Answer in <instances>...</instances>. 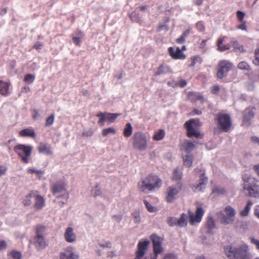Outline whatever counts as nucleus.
<instances>
[{
	"mask_svg": "<svg viewBox=\"0 0 259 259\" xmlns=\"http://www.w3.org/2000/svg\"><path fill=\"white\" fill-rule=\"evenodd\" d=\"M153 245L154 255L146 256L144 259H157L158 254H160L162 251L161 246L160 238L154 234L151 236ZM150 241L147 240H141L137 245V250L136 251V256L135 259H143L144 256L148 248Z\"/></svg>",
	"mask_w": 259,
	"mask_h": 259,
	"instance_id": "f257e3e1",
	"label": "nucleus"
},
{
	"mask_svg": "<svg viewBox=\"0 0 259 259\" xmlns=\"http://www.w3.org/2000/svg\"><path fill=\"white\" fill-rule=\"evenodd\" d=\"M160 185V179L157 176L150 175L139 181L137 186L140 192L148 194L159 189Z\"/></svg>",
	"mask_w": 259,
	"mask_h": 259,
	"instance_id": "f03ea898",
	"label": "nucleus"
},
{
	"mask_svg": "<svg viewBox=\"0 0 259 259\" xmlns=\"http://www.w3.org/2000/svg\"><path fill=\"white\" fill-rule=\"evenodd\" d=\"M66 184L63 180H59L51 185L50 189L52 194L57 198V202L60 206L67 202L69 193L66 189Z\"/></svg>",
	"mask_w": 259,
	"mask_h": 259,
	"instance_id": "7ed1b4c3",
	"label": "nucleus"
},
{
	"mask_svg": "<svg viewBox=\"0 0 259 259\" xmlns=\"http://www.w3.org/2000/svg\"><path fill=\"white\" fill-rule=\"evenodd\" d=\"M226 253L229 259H249L248 246L243 244L239 247H230L226 249Z\"/></svg>",
	"mask_w": 259,
	"mask_h": 259,
	"instance_id": "20e7f679",
	"label": "nucleus"
},
{
	"mask_svg": "<svg viewBox=\"0 0 259 259\" xmlns=\"http://www.w3.org/2000/svg\"><path fill=\"white\" fill-rule=\"evenodd\" d=\"M201 125L198 120L194 119L187 121L184 124V126L187 130V136L189 138L195 137L197 139H202L203 135L199 130Z\"/></svg>",
	"mask_w": 259,
	"mask_h": 259,
	"instance_id": "39448f33",
	"label": "nucleus"
},
{
	"mask_svg": "<svg viewBox=\"0 0 259 259\" xmlns=\"http://www.w3.org/2000/svg\"><path fill=\"white\" fill-rule=\"evenodd\" d=\"M242 180L244 182L243 188L244 190L248 192V195L251 197H259V185L258 181L254 178L243 176Z\"/></svg>",
	"mask_w": 259,
	"mask_h": 259,
	"instance_id": "423d86ee",
	"label": "nucleus"
},
{
	"mask_svg": "<svg viewBox=\"0 0 259 259\" xmlns=\"http://www.w3.org/2000/svg\"><path fill=\"white\" fill-rule=\"evenodd\" d=\"M33 148L31 146L24 144H18L14 148V151L17 153L19 158L24 163L27 164L29 162V157L31 156Z\"/></svg>",
	"mask_w": 259,
	"mask_h": 259,
	"instance_id": "0eeeda50",
	"label": "nucleus"
},
{
	"mask_svg": "<svg viewBox=\"0 0 259 259\" xmlns=\"http://www.w3.org/2000/svg\"><path fill=\"white\" fill-rule=\"evenodd\" d=\"M218 127L221 131L228 132L232 125L230 116L228 114L219 113L217 114Z\"/></svg>",
	"mask_w": 259,
	"mask_h": 259,
	"instance_id": "6e6552de",
	"label": "nucleus"
},
{
	"mask_svg": "<svg viewBox=\"0 0 259 259\" xmlns=\"http://www.w3.org/2000/svg\"><path fill=\"white\" fill-rule=\"evenodd\" d=\"M132 141L135 149L143 151L146 149L147 141L146 136L142 133H135L132 138Z\"/></svg>",
	"mask_w": 259,
	"mask_h": 259,
	"instance_id": "1a4fd4ad",
	"label": "nucleus"
},
{
	"mask_svg": "<svg viewBox=\"0 0 259 259\" xmlns=\"http://www.w3.org/2000/svg\"><path fill=\"white\" fill-rule=\"evenodd\" d=\"M255 107L249 106L242 112V124L246 126L251 125L255 115Z\"/></svg>",
	"mask_w": 259,
	"mask_h": 259,
	"instance_id": "9d476101",
	"label": "nucleus"
},
{
	"mask_svg": "<svg viewBox=\"0 0 259 259\" xmlns=\"http://www.w3.org/2000/svg\"><path fill=\"white\" fill-rule=\"evenodd\" d=\"M232 66V64L228 60L220 61L218 64L217 77L220 79H223L227 75Z\"/></svg>",
	"mask_w": 259,
	"mask_h": 259,
	"instance_id": "9b49d317",
	"label": "nucleus"
},
{
	"mask_svg": "<svg viewBox=\"0 0 259 259\" xmlns=\"http://www.w3.org/2000/svg\"><path fill=\"white\" fill-rule=\"evenodd\" d=\"M182 188L181 182H178L175 186H169L166 191V200L168 202H172L176 198V196L181 191Z\"/></svg>",
	"mask_w": 259,
	"mask_h": 259,
	"instance_id": "f8f14e48",
	"label": "nucleus"
},
{
	"mask_svg": "<svg viewBox=\"0 0 259 259\" xmlns=\"http://www.w3.org/2000/svg\"><path fill=\"white\" fill-rule=\"evenodd\" d=\"M235 214L234 211H220L218 219L222 224H230L234 221Z\"/></svg>",
	"mask_w": 259,
	"mask_h": 259,
	"instance_id": "ddd939ff",
	"label": "nucleus"
},
{
	"mask_svg": "<svg viewBox=\"0 0 259 259\" xmlns=\"http://www.w3.org/2000/svg\"><path fill=\"white\" fill-rule=\"evenodd\" d=\"M120 115L117 113H102L100 112L97 115V117H99L100 119L98 120V124L100 125H103L104 122L106 119H107L110 122H113L117 117Z\"/></svg>",
	"mask_w": 259,
	"mask_h": 259,
	"instance_id": "4468645a",
	"label": "nucleus"
},
{
	"mask_svg": "<svg viewBox=\"0 0 259 259\" xmlns=\"http://www.w3.org/2000/svg\"><path fill=\"white\" fill-rule=\"evenodd\" d=\"M188 214L190 224L195 226L201 221L204 211H188Z\"/></svg>",
	"mask_w": 259,
	"mask_h": 259,
	"instance_id": "2eb2a0df",
	"label": "nucleus"
},
{
	"mask_svg": "<svg viewBox=\"0 0 259 259\" xmlns=\"http://www.w3.org/2000/svg\"><path fill=\"white\" fill-rule=\"evenodd\" d=\"M31 195H35L34 207L36 209H41L46 205V200L44 196L39 194L37 190H31Z\"/></svg>",
	"mask_w": 259,
	"mask_h": 259,
	"instance_id": "dca6fc26",
	"label": "nucleus"
},
{
	"mask_svg": "<svg viewBox=\"0 0 259 259\" xmlns=\"http://www.w3.org/2000/svg\"><path fill=\"white\" fill-rule=\"evenodd\" d=\"M33 243L37 250L44 249L48 245V243L44 236H35Z\"/></svg>",
	"mask_w": 259,
	"mask_h": 259,
	"instance_id": "f3484780",
	"label": "nucleus"
},
{
	"mask_svg": "<svg viewBox=\"0 0 259 259\" xmlns=\"http://www.w3.org/2000/svg\"><path fill=\"white\" fill-rule=\"evenodd\" d=\"M245 15V14L241 11H237L236 12L237 19L238 22L240 23L236 26V28L238 29L247 31V23L246 21L244 20Z\"/></svg>",
	"mask_w": 259,
	"mask_h": 259,
	"instance_id": "a211bd4d",
	"label": "nucleus"
},
{
	"mask_svg": "<svg viewBox=\"0 0 259 259\" xmlns=\"http://www.w3.org/2000/svg\"><path fill=\"white\" fill-rule=\"evenodd\" d=\"M200 175L199 176L200 182L194 186L195 191H201L205 188V185L207 182V178L204 176V172L203 170H199Z\"/></svg>",
	"mask_w": 259,
	"mask_h": 259,
	"instance_id": "6ab92c4d",
	"label": "nucleus"
},
{
	"mask_svg": "<svg viewBox=\"0 0 259 259\" xmlns=\"http://www.w3.org/2000/svg\"><path fill=\"white\" fill-rule=\"evenodd\" d=\"M168 52L173 59L183 60L186 58V56L181 52L179 47L175 51L173 48L170 47L168 49Z\"/></svg>",
	"mask_w": 259,
	"mask_h": 259,
	"instance_id": "aec40b11",
	"label": "nucleus"
},
{
	"mask_svg": "<svg viewBox=\"0 0 259 259\" xmlns=\"http://www.w3.org/2000/svg\"><path fill=\"white\" fill-rule=\"evenodd\" d=\"M78 255L74 253L70 248L66 249L60 253V259H78Z\"/></svg>",
	"mask_w": 259,
	"mask_h": 259,
	"instance_id": "412c9836",
	"label": "nucleus"
},
{
	"mask_svg": "<svg viewBox=\"0 0 259 259\" xmlns=\"http://www.w3.org/2000/svg\"><path fill=\"white\" fill-rule=\"evenodd\" d=\"M64 237L67 242L72 243L76 240V235L73 232L72 228L68 227L66 229L64 233Z\"/></svg>",
	"mask_w": 259,
	"mask_h": 259,
	"instance_id": "4be33fe9",
	"label": "nucleus"
},
{
	"mask_svg": "<svg viewBox=\"0 0 259 259\" xmlns=\"http://www.w3.org/2000/svg\"><path fill=\"white\" fill-rule=\"evenodd\" d=\"M39 153L45 154L48 155L53 154V151L51 147L47 144L41 143L37 148Z\"/></svg>",
	"mask_w": 259,
	"mask_h": 259,
	"instance_id": "5701e85b",
	"label": "nucleus"
},
{
	"mask_svg": "<svg viewBox=\"0 0 259 259\" xmlns=\"http://www.w3.org/2000/svg\"><path fill=\"white\" fill-rule=\"evenodd\" d=\"M195 148L194 143L188 140H185L181 145V149L187 153L193 151Z\"/></svg>",
	"mask_w": 259,
	"mask_h": 259,
	"instance_id": "b1692460",
	"label": "nucleus"
},
{
	"mask_svg": "<svg viewBox=\"0 0 259 259\" xmlns=\"http://www.w3.org/2000/svg\"><path fill=\"white\" fill-rule=\"evenodd\" d=\"M188 98L190 101L193 102L200 101L201 103H203L204 100L203 96L200 93L196 92L189 93Z\"/></svg>",
	"mask_w": 259,
	"mask_h": 259,
	"instance_id": "393cba45",
	"label": "nucleus"
},
{
	"mask_svg": "<svg viewBox=\"0 0 259 259\" xmlns=\"http://www.w3.org/2000/svg\"><path fill=\"white\" fill-rule=\"evenodd\" d=\"M20 136L22 137H31L35 138L36 137L35 133L33 128H27L23 129L19 132Z\"/></svg>",
	"mask_w": 259,
	"mask_h": 259,
	"instance_id": "a878e982",
	"label": "nucleus"
},
{
	"mask_svg": "<svg viewBox=\"0 0 259 259\" xmlns=\"http://www.w3.org/2000/svg\"><path fill=\"white\" fill-rule=\"evenodd\" d=\"M203 62L202 58L200 55L192 56L190 58L189 67H194L197 64H201Z\"/></svg>",
	"mask_w": 259,
	"mask_h": 259,
	"instance_id": "bb28decb",
	"label": "nucleus"
},
{
	"mask_svg": "<svg viewBox=\"0 0 259 259\" xmlns=\"http://www.w3.org/2000/svg\"><path fill=\"white\" fill-rule=\"evenodd\" d=\"M189 219L188 214L183 213L181 217L178 219L177 226L179 227H185L187 225L188 220Z\"/></svg>",
	"mask_w": 259,
	"mask_h": 259,
	"instance_id": "cd10ccee",
	"label": "nucleus"
},
{
	"mask_svg": "<svg viewBox=\"0 0 259 259\" xmlns=\"http://www.w3.org/2000/svg\"><path fill=\"white\" fill-rule=\"evenodd\" d=\"M206 227L207 229V233L208 234H211L212 230L215 228L214 221L210 215L208 216Z\"/></svg>",
	"mask_w": 259,
	"mask_h": 259,
	"instance_id": "c85d7f7f",
	"label": "nucleus"
},
{
	"mask_svg": "<svg viewBox=\"0 0 259 259\" xmlns=\"http://www.w3.org/2000/svg\"><path fill=\"white\" fill-rule=\"evenodd\" d=\"M9 259H21L22 254L20 251L12 250L8 252Z\"/></svg>",
	"mask_w": 259,
	"mask_h": 259,
	"instance_id": "c756f323",
	"label": "nucleus"
},
{
	"mask_svg": "<svg viewBox=\"0 0 259 259\" xmlns=\"http://www.w3.org/2000/svg\"><path fill=\"white\" fill-rule=\"evenodd\" d=\"M231 44L234 49L235 52H244V47L242 45L239 44L238 41L235 38L231 40Z\"/></svg>",
	"mask_w": 259,
	"mask_h": 259,
	"instance_id": "7c9ffc66",
	"label": "nucleus"
},
{
	"mask_svg": "<svg viewBox=\"0 0 259 259\" xmlns=\"http://www.w3.org/2000/svg\"><path fill=\"white\" fill-rule=\"evenodd\" d=\"M133 133V127L130 123H127L125 124V127L123 130V134L126 138H128L131 136Z\"/></svg>",
	"mask_w": 259,
	"mask_h": 259,
	"instance_id": "2f4dec72",
	"label": "nucleus"
},
{
	"mask_svg": "<svg viewBox=\"0 0 259 259\" xmlns=\"http://www.w3.org/2000/svg\"><path fill=\"white\" fill-rule=\"evenodd\" d=\"M224 41V38H220L218 40L217 46L218 50L221 52H224L230 49V46L229 45H223V41Z\"/></svg>",
	"mask_w": 259,
	"mask_h": 259,
	"instance_id": "473e14b6",
	"label": "nucleus"
},
{
	"mask_svg": "<svg viewBox=\"0 0 259 259\" xmlns=\"http://www.w3.org/2000/svg\"><path fill=\"white\" fill-rule=\"evenodd\" d=\"M27 171L30 174H35L39 179L41 178L45 174V172L43 170H38L31 167L28 168Z\"/></svg>",
	"mask_w": 259,
	"mask_h": 259,
	"instance_id": "72a5a7b5",
	"label": "nucleus"
},
{
	"mask_svg": "<svg viewBox=\"0 0 259 259\" xmlns=\"http://www.w3.org/2000/svg\"><path fill=\"white\" fill-rule=\"evenodd\" d=\"M193 156L192 154L187 155L184 158V164L185 165L190 167L192 165Z\"/></svg>",
	"mask_w": 259,
	"mask_h": 259,
	"instance_id": "f704fd0d",
	"label": "nucleus"
},
{
	"mask_svg": "<svg viewBox=\"0 0 259 259\" xmlns=\"http://www.w3.org/2000/svg\"><path fill=\"white\" fill-rule=\"evenodd\" d=\"M182 176L181 172L179 171V167L175 168L173 172L172 180H176L177 182H181L180 180Z\"/></svg>",
	"mask_w": 259,
	"mask_h": 259,
	"instance_id": "c9c22d12",
	"label": "nucleus"
},
{
	"mask_svg": "<svg viewBox=\"0 0 259 259\" xmlns=\"http://www.w3.org/2000/svg\"><path fill=\"white\" fill-rule=\"evenodd\" d=\"M32 197L34 198L35 195H31V191H30L29 194L25 196L23 201V203L24 204V205H30L32 203L31 198Z\"/></svg>",
	"mask_w": 259,
	"mask_h": 259,
	"instance_id": "e433bc0d",
	"label": "nucleus"
},
{
	"mask_svg": "<svg viewBox=\"0 0 259 259\" xmlns=\"http://www.w3.org/2000/svg\"><path fill=\"white\" fill-rule=\"evenodd\" d=\"M46 228L44 226L38 225L35 227L36 236H44Z\"/></svg>",
	"mask_w": 259,
	"mask_h": 259,
	"instance_id": "4c0bfd02",
	"label": "nucleus"
},
{
	"mask_svg": "<svg viewBox=\"0 0 259 259\" xmlns=\"http://www.w3.org/2000/svg\"><path fill=\"white\" fill-rule=\"evenodd\" d=\"M35 78L34 75L32 74H27L25 75L24 78V81L28 84L32 83Z\"/></svg>",
	"mask_w": 259,
	"mask_h": 259,
	"instance_id": "58836bf2",
	"label": "nucleus"
},
{
	"mask_svg": "<svg viewBox=\"0 0 259 259\" xmlns=\"http://www.w3.org/2000/svg\"><path fill=\"white\" fill-rule=\"evenodd\" d=\"M101 189L99 185H97L94 188H93L91 191L92 195L94 197L100 195L101 194Z\"/></svg>",
	"mask_w": 259,
	"mask_h": 259,
	"instance_id": "ea45409f",
	"label": "nucleus"
},
{
	"mask_svg": "<svg viewBox=\"0 0 259 259\" xmlns=\"http://www.w3.org/2000/svg\"><path fill=\"white\" fill-rule=\"evenodd\" d=\"M116 130L114 127H110L103 130L102 132V135L104 137L107 136L109 134H115Z\"/></svg>",
	"mask_w": 259,
	"mask_h": 259,
	"instance_id": "a19ab883",
	"label": "nucleus"
},
{
	"mask_svg": "<svg viewBox=\"0 0 259 259\" xmlns=\"http://www.w3.org/2000/svg\"><path fill=\"white\" fill-rule=\"evenodd\" d=\"M10 84L8 83L5 84L0 89V94L3 96H7L9 94V89Z\"/></svg>",
	"mask_w": 259,
	"mask_h": 259,
	"instance_id": "79ce46f5",
	"label": "nucleus"
},
{
	"mask_svg": "<svg viewBox=\"0 0 259 259\" xmlns=\"http://www.w3.org/2000/svg\"><path fill=\"white\" fill-rule=\"evenodd\" d=\"M54 119L55 115L54 114H52L46 119L45 124L46 126H49L52 125L54 122Z\"/></svg>",
	"mask_w": 259,
	"mask_h": 259,
	"instance_id": "37998d69",
	"label": "nucleus"
},
{
	"mask_svg": "<svg viewBox=\"0 0 259 259\" xmlns=\"http://www.w3.org/2000/svg\"><path fill=\"white\" fill-rule=\"evenodd\" d=\"M253 63L256 66H259V48L254 51V59Z\"/></svg>",
	"mask_w": 259,
	"mask_h": 259,
	"instance_id": "c03bdc74",
	"label": "nucleus"
},
{
	"mask_svg": "<svg viewBox=\"0 0 259 259\" xmlns=\"http://www.w3.org/2000/svg\"><path fill=\"white\" fill-rule=\"evenodd\" d=\"M238 67L241 70H248L249 69V66L244 61L240 62L238 65Z\"/></svg>",
	"mask_w": 259,
	"mask_h": 259,
	"instance_id": "a18cd8bd",
	"label": "nucleus"
},
{
	"mask_svg": "<svg viewBox=\"0 0 259 259\" xmlns=\"http://www.w3.org/2000/svg\"><path fill=\"white\" fill-rule=\"evenodd\" d=\"M153 139L155 141H159L162 139V129H159L158 132L155 133Z\"/></svg>",
	"mask_w": 259,
	"mask_h": 259,
	"instance_id": "49530a36",
	"label": "nucleus"
},
{
	"mask_svg": "<svg viewBox=\"0 0 259 259\" xmlns=\"http://www.w3.org/2000/svg\"><path fill=\"white\" fill-rule=\"evenodd\" d=\"M212 193L218 194H224L226 193V191L223 188L217 187L213 190Z\"/></svg>",
	"mask_w": 259,
	"mask_h": 259,
	"instance_id": "de8ad7c7",
	"label": "nucleus"
},
{
	"mask_svg": "<svg viewBox=\"0 0 259 259\" xmlns=\"http://www.w3.org/2000/svg\"><path fill=\"white\" fill-rule=\"evenodd\" d=\"M178 218H170L167 221L168 225L170 226H177Z\"/></svg>",
	"mask_w": 259,
	"mask_h": 259,
	"instance_id": "09e8293b",
	"label": "nucleus"
},
{
	"mask_svg": "<svg viewBox=\"0 0 259 259\" xmlns=\"http://www.w3.org/2000/svg\"><path fill=\"white\" fill-rule=\"evenodd\" d=\"M220 91V87L218 85H214L211 89V92L213 94H218Z\"/></svg>",
	"mask_w": 259,
	"mask_h": 259,
	"instance_id": "8fccbe9b",
	"label": "nucleus"
},
{
	"mask_svg": "<svg viewBox=\"0 0 259 259\" xmlns=\"http://www.w3.org/2000/svg\"><path fill=\"white\" fill-rule=\"evenodd\" d=\"M7 247V243L4 240L0 239V250L6 249Z\"/></svg>",
	"mask_w": 259,
	"mask_h": 259,
	"instance_id": "3c124183",
	"label": "nucleus"
},
{
	"mask_svg": "<svg viewBox=\"0 0 259 259\" xmlns=\"http://www.w3.org/2000/svg\"><path fill=\"white\" fill-rule=\"evenodd\" d=\"M133 217L134 218V221L136 223H139L140 222V212L139 211H135L133 213Z\"/></svg>",
	"mask_w": 259,
	"mask_h": 259,
	"instance_id": "603ef678",
	"label": "nucleus"
},
{
	"mask_svg": "<svg viewBox=\"0 0 259 259\" xmlns=\"http://www.w3.org/2000/svg\"><path fill=\"white\" fill-rule=\"evenodd\" d=\"M187 82L186 80L181 79L179 80V82L177 83V85L181 88H184L187 85Z\"/></svg>",
	"mask_w": 259,
	"mask_h": 259,
	"instance_id": "864d4df0",
	"label": "nucleus"
},
{
	"mask_svg": "<svg viewBox=\"0 0 259 259\" xmlns=\"http://www.w3.org/2000/svg\"><path fill=\"white\" fill-rule=\"evenodd\" d=\"M196 26L199 31H203L205 29V27L201 21L198 22L196 23Z\"/></svg>",
	"mask_w": 259,
	"mask_h": 259,
	"instance_id": "5fc2aeb1",
	"label": "nucleus"
},
{
	"mask_svg": "<svg viewBox=\"0 0 259 259\" xmlns=\"http://www.w3.org/2000/svg\"><path fill=\"white\" fill-rule=\"evenodd\" d=\"M250 241L252 244L255 245L256 248L259 250V240L252 237L250 238Z\"/></svg>",
	"mask_w": 259,
	"mask_h": 259,
	"instance_id": "6e6d98bb",
	"label": "nucleus"
},
{
	"mask_svg": "<svg viewBox=\"0 0 259 259\" xmlns=\"http://www.w3.org/2000/svg\"><path fill=\"white\" fill-rule=\"evenodd\" d=\"M7 170V168L6 166L1 165L0 166V177L3 175H5Z\"/></svg>",
	"mask_w": 259,
	"mask_h": 259,
	"instance_id": "4d7b16f0",
	"label": "nucleus"
},
{
	"mask_svg": "<svg viewBox=\"0 0 259 259\" xmlns=\"http://www.w3.org/2000/svg\"><path fill=\"white\" fill-rule=\"evenodd\" d=\"M163 259H178L177 257L174 254L169 253L165 255Z\"/></svg>",
	"mask_w": 259,
	"mask_h": 259,
	"instance_id": "13d9d810",
	"label": "nucleus"
},
{
	"mask_svg": "<svg viewBox=\"0 0 259 259\" xmlns=\"http://www.w3.org/2000/svg\"><path fill=\"white\" fill-rule=\"evenodd\" d=\"M42 47V44L39 41L36 42L33 46V48L36 50H40L41 49Z\"/></svg>",
	"mask_w": 259,
	"mask_h": 259,
	"instance_id": "bf43d9fd",
	"label": "nucleus"
},
{
	"mask_svg": "<svg viewBox=\"0 0 259 259\" xmlns=\"http://www.w3.org/2000/svg\"><path fill=\"white\" fill-rule=\"evenodd\" d=\"M144 203L148 210H153V207L147 200H144Z\"/></svg>",
	"mask_w": 259,
	"mask_h": 259,
	"instance_id": "052dcab7",
	"label": "nucleus"
},
{
	"mask_svg": "<svg viewBox=\"0 0 259 259\" xmlns=\"http://www.w3.org/2000/svg\"><path fill=\"white\" fill-rule=\"evenodd\" d=\"M253 204V203L250 200H248L247 202L246 205L243 210H249L251 208V206Z\"/></svg>",
	"mask_w": 259,
	"mask_h": 259,
	"instance_id": "680f3d73",
	"label": "nucleus"
},
{
	"mask_svg": "<svg viewBox=\"0 0 259 259\" xmlns=\"http://www.w3.org/2000/svg\"><path fill=\"white\" fill-rule=\"evenodd\" d=\"M72 40L76 45L79 46L80 45V40L79 37L73 36L72 37Z\"/></svg>",
	"mask_w": 259,
	"mask_h": 259,
	"instance_id": "e2e57ef3",
	"label": "nucleus"
},
{
	"mask_svg": "<svg viewBox=\"0 0 259 259\" xmlns=\"http://www.w3.org/2000/svg\"><path fill=\"white\" fill-rule=\"evenodd\" d=\"M185 39L184 37L181 36L180 37L178 38L176 40V42L179 44H183L185 41Z\"/></svg>",
	"mask_w": 259,
	"mask_h": 259,
	"instance_id": "0e129e2a",
	"label": "nucleus"
},
{
	"mask_svg": "<svg viewBox=\"0 0 259 259\" xmlns=\"http://www.w3.org/2000/svg\"><path fill=\"white\" fill-rule=\"evenodd\" d=\"M39 116V113L37 110L34 109L32 111V117L34 119H35Z\"/></svg>",
	"mask_w": 259,
	"mask_h": 259,
	"instance_id": "69168bd1",
	"label": "nucleus"
},
{
	"mask_svg": "<svg viewBox=\"0 0 259 259\" xmlns=\"http://www.w3.org/2000/svg\"><path fill=\"white\" fill-rule=\"evenodd\" d=\"M190 34V29L186 30L183 32L181 36L186 39Z\"/></svg>",
	"mask_w": 259,
	"mask_h": 259,
	"instance_id": "338daca9",
	"label": "nucleus"
},
{
	"mask_svg": "<svg viewBox=\"0 0 259 259\" xmlns=\"http://www.w3.org/2000/svg\"><path fill=\"white\" fill-rule=\"evenodd\" d=\"M253 170L256 173L257 175L259 177V163L255 164L253 166Z\"/></svg>",
	"mask_w": 259,
	"mask_h": 259,
	"instance_id": "774afa93",
	"label": "nucleus"
}]
</instances>
